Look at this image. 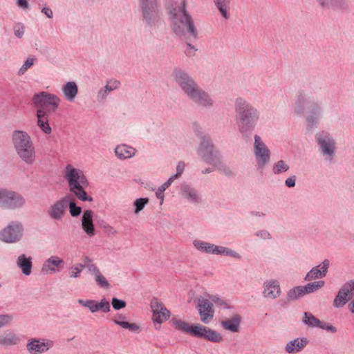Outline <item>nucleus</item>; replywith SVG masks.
Returning <instances> with one entry per match:
<instances>
[{
	"mask_svg": "<svg viewBox=\"0 0 354 354\" xmlns=\"http://www.w3.org/2000/svg\"><path fill=\"white\" fill-rule=\"evenodd\" d=\"M37 125L45 133H50L51 128L48 124V116L43 109H38L37 111Z\"/></svg>",
	"mask_w": 354,
	"mask_h": 354,
	"instance_id": "obj_33",
	"label": "nucleus"
},
{
	"mask_svg": "<svg viewBox=\"0 0 354 354\" xmlns=\"http://www.w3.org/2000/svg\"><path fill=\"white\" fill-rule=\"evenodd\" d=\"M306 337H297L289 341L285 346L284 350L287 353L294 354L301 351L307 345Z\"/></svg>",
	"mask_w": 354,
	"mask_h": 354,
	"instance_id": "obj_23",
	"label": "nucleus"
},
{
	"mask_svg": "<svg viewBox=\"0 0 354 354\" xmlns=\"http://www.w3.org/2000/svg\"><path fill=\"white\" fill-rule=\"evenodd\" d=\"M21 339V335L11 329H6L0 333V346L3 347L17 346Z\"/></svg>",
	"mask_w": 354,
	"mask_h": 354,
	"instance_id": "obj_20",
	"label": "nucleus"
},
{
	"mask_svg": "<svg viewBox=\"0 0 354 354\" xmlns=\"http://www.w3.org/2000/svg\"><path fill=\"white\" fill-rule=\"evenodd\" d=\"M198 151L205 162L214 166L222 174L226 176L234 174V171L221 160L219 153L214 150V146L208 138H203Z\"/></svg>",
	"mask_w": 354,
	"mask_h": 354,
	"instance_id": "obj_5",
	"label": "nucleus"
},
{
	"mask_svg": "<svg viewBox=\"0 0 354 354\" xmlns=\"http://www.w3.org/2000/svg\"><path fill=\"white\" fill-rule=\"evenodd\" d=\"M173 183L172 178H169L167 182L163 183L157 190L156 194L158 198L163 200L164 192Z\"/></svg>",
	"mask_w": 354,
	"mask_h": 354,
	"instance_id": "obj_45",
	"label": "nucleus"
},
{
	"mask_svg": "<svg viewBox=\"0 0 354 354\" xmlns=\"http://www.w3.org/2000/svg\"><path fill=\"white\" fill-rule=\"evenodd\" d=\"M184 169H185V163L183 162H179L176 167V174L175 175L171 176L170 178H172L173 181L175 179L178 178L183 174Z\"/></svg>",
	"mask_w": 354,
	"mask_h": 354,
	"instance_id": "obj_54",
	"label": "nucleus"
},
{
	"mask_svg": "<svg viewBox=\"0 0 354 354\" xmlns=\"http://www.w3.org/2000/svg\"><path fill=\"white\" fill-rule=\"evenodd\" d=\"M67 208L69 207V212L72 216H77L82 212L80 207L75 205L73 196L71 194H66Z\"/></svg>",
	"mask_w": 354,
	"mask_h": 354,
	"instance_id": "obj_37",
	"label": "nucleus"
},
{
	"mask_svg": "<svg viewBox=\"0 0 354 354\" xmlns=\"http://www.w3.org/2000/svg\"><path fill=\"white\" fill-rule=\"evenodd\" d=\"M279 286H280V284L277 281H270L266 285L267 288H279Z\"/></svg>",
	"mask_w": 354,
	"mask_h": 354,
	"instance_id": "obj_59",
	"label": "nucleus"
},
{
	"mask_svg": "<svg viewBox=\"0 0 354 354\" xmlns=\"http://www.w3.org/2000/svg\"><path fill=\"white\" fill-rule=\"evenodd\" d=\"M142 20L149 26H156L160 19L158 0H139Z\"/></svg>",
	"mask_w": 354,
	"mask_h": 354,
	"instance_id": "obj_6",
	"label": "nucleus"
},
{
	"mask_svg": "<svg viewBox=\"0 0 354 354\" xmlns=\"http://www.w3.org/2000/svg\"><path fill=\"white\" fill-rule=\"evenodd\" d=\"M257 235L258 236L261 235V237L263 238V239H268V238L270 237V234L268 232H266V231L261 232Z\"/></svg>",
	"mask_w": 354,
	"mask_h": 354,
	"instance_id": "obj_61",
	"label": "nucleus"
},
{
	"mask_svg": "<svg viewBox=\"0 0 354 354\" xmlns=\"http://www.w3.org/2000/svg\"><path fill=\"white\" fill-rule=\"evenodd\" d=\"M230 1L231 0H214V2L220 13L226 19L230 17L229 10Z\"/></svg>",
	"mask_w": 354,
	"mask_h": 354,
	"instance_id": "obj_35",
	"label": "nucleus"
},
{
	"mask_svg": "<svg viewBox=\"0 0 354 354\" xmlns=\"http://www.w3.org/2000/svg\"><path fill=\"white\" fill-rule=\"evenodd\" d=\"M84 268V266L81 263H77L73 266L70 268L69 274L71 277L77 278L80 277V273Z\"/></svg>",
	"mask_w": 354,
	"mask_h": 354,
	"instance_id": "obj_44",
	"label": "nucleus"
},
{
	"mask_svg": "<svg viewBox=\"0 0 354 354\" xmlns=\"http://www.w3.org/2000/svg\"><path fill=\"white\" fill-rule=\"evenodd\" d=\"M15 35L17 37H22L24 33V26L20 24H17L14 27Z\"/></svg>",
	"mask_w": 354,
	"mask_h": 354,
	"instance_id": "obj_55",
	"label": "nucleus"
},
{
	"mask_svg": "<svg viewBox=\"0 0 354 354\" xmlns=\"http://www.w3.org/2000/svg\"><path fill=\"white\" fill-rule=\"evenodd\" d=\"M13 320V316L10 314L0 315V328L8 326Z\"/></svg>",
	"mask_w": 354,
	"mask_h": 354,
	"instance_id": "obj_47",
	"label": "nucleus"
},
{
	"mask_svg": "<svg viewBox=\"0 0 354 354\" xmlns=\"http://www.w3.org/2000/svg\"><path fill=\"white\" fill-rule=\"evenodd\" d=\"M183 196L184 198L188 199L192 202H198V196L196 192L194 189L188 186H185L183 187Z\"/></svg>",
	"mask_w": 354,
	"mask_h": 354,
	"instance_id": "obj_38",
	"label": "nucleus"
},
{
	"mask_svg": "<svg viewBox=\"0 0 354 354\" xmlns=\"http://www.w3.org/2000/svg\"><path fill=\"white\" fill-rule=\"evenodd\" d=\"M317 1L322 7L332 8L335 10H344L348 7L346 0H317Z\"/></svg>",
	"mask_w": 354,
	"mask_h": 354,
	"instance_id": "obj_26",
	"label": "nucleus"
},
{
	"mask_svg": "<svg viewBox=\"0 0 354 354\" xmlns=\"http://www.w3.org/2000/svg\"><path fill=\"white\" fill-rule=\"evenodd\" d=\"M170 26L176 35L180 37H196V28L191 16L185 8V0L180 5L168 8Z\"/></svg>",
	"mask_w": 354,
	"mask_h": 354,
	"instance_id": "obj_1",
	"label": "nucleus"
},
{
	"mask_svg": "<svg viewBox=\"0 0 354 354\" xmlns=\"http://www.w3.org/2000/svg\"><path fill=\"white\" fill-rule=\"evenodd\" d=\"M259 119V113L256 109L250 105L245 106V127H252Z\"/></svg>",
	"mask_w": 354,
	"mask_h": 354,
	"instance_id": "obj_29",
	"label": "nucleus"
},
{
	"mask_svg": "<svg viewBox=\"0 0 354 354\" xmlns=\"http://www.w3.org/2000/svg\"><path fill=\"white\" fill-rule=\"evenodd\" d=\"M171 323L177 330L190 335L192 324H189L188 322L177 318H173Z\"/></svg>",
	"mask_w": 354,
	"mask_h": 354,
	"instance_id": "obj_36",
	"label": "nucleus"
},
{
	"mask_svg": "<svg viewBox=\"0 0 354 354\" xmlns=\"http://www.w3.org/2000/svg\"><path fill=\"white\" fill-rule=\"evenodd\" d=\"M330 266L328 259L324 260L319 265L313 267L306 274L305 279L306 281H313L315 279L324 277Z\"/></svg>",
	"mask_w": 354,
	"mask_h": 354,
	"instance_id": "obj_22",
	"label": "nucleus"
},
{
	"mask_svg": "<svg viewBox=\"0 0 354 354\" xmlns=\"http://www.w3.org/2000/svg\"><path fill=\"white\" fill-rule=\"evenodd\" d=\"M26 203L25 198L19 194L0 189V207L6 209H15L23 207Z\"/></svg>",
	"mask_w": 354,
	"mask_h": 354,
	"instance_id": "obj_9",
	"label": "nucleus"
},
{
	"mask_svg": "<svg viewBox=\"0 0 354 354\" xmlns=\"http://www.w3.org/2000/svg\"><path fill=\"white\" fill-rule=\"evenodd\" d=\"M35 61V58H32V57L28 58L26 60V62H24V64H23V66L19 68V72H18L19 74V75L24 74L25 72L34 64Z\"/></svg>",
	"mask_w": 354,
	"mask_h": 354,
	"instance_id": "obj_48",
	"label": "nucleus"
},
{
	"mask_svg": "<svg viewBox=\"0 0 354 354\" xmlns=\"http://www.w3.org/2000/svg\"><path fill=\"white\" fill-rule=\"evenodd\" d=\"M41 12L45 15H46L47 17H48V18H52L53 17V11L50 8H46V7H44L42 10H41Z\"/></svg>",
	"mask_w": 354,
	"mask_h": 354,
	"instance_id": "obj_58",
	"label": "nucleus"
},
{
	"mask_svg": "<svg viewBox=\"0 0 354 354\" xmlns=\"http://www.w3.org/2000/svg\"><path fill=\"white\" fill-rule=\"evenodd\" d=\"M94 278L97 283V285L102 287L109 286V283L106 278L100 272L94 275Z\"/></svg>",
	"mask_w": 354,
	"mask_h": 354,
	"instance_id": "obj_50",
	"label": "nucleus"
},
{
	"mask_svg": "<svg viewBox=\"0 0 354 354\" xmlns=\"http://www.w3.org/2000/svg\"><path fill=\"white\" fill-rule=\"evenodd\" d=\"M78 302L83 306L88 308L92 313H97L98 311L108 313L111 310L109 301L105 298L102 299L99 301L93 299H80Z\"/></svg>",
	"mask_w": 354,
	"mask_h": 354,
	"instance_id": "obj_19",
	"label": "nucleus"
},
{
	"mask_svg": "<svg viewBox=\"0 0 354 354\" xmlns=\"http://www.w3.org/2000/svg\"><path fill=\"white\" fill-rule=\"evenodd\" d=\"M24 227L21 223L12 221L0 231V240L8 243H16L21 239Z\"/></svg>",
	"mask_w": 354,
	"mask_h": 354,
	"instance_id": "obj_10",
	"label": "nucleus"
},
{
	"mask_svg": "<svg viewBox=\"0 0 354 354\" xmlns=\"http://www.w3.org/2000/svg\"><path fill=\"white\" fill-rule=\"evenodd\" d=\"M304 324L312 327H317L318 324H320V320L316 318L312 313H305L304 317L303 319Z\"/></svg>",
	"mask_w": 354,
	"mask_h": 354,
	"instance_id": "obj_39",
	"label": "nucleus"
},
{
	"mask_svg": "<svg viewBox=\"0 0 354 354\" xmlns=\"http://www.w3.org/2000/svg\"><path fill=\"white\" fill-rule=\"evenodd\" d=\"M67 203L66 195L50 205L47 210L49 218L53 221H62L66 214Z\"/></svg>",
	"mask_w": 354,
	"mask_h": 354,
	"instance_id": "obj_16",
	"label": "nucleus"
},
{
	"mask_svg": "<svg viewBox=\"0 0 354 354\" xmlns=\"http://www.w3.org/2000/svg\"><path fill=\"white\" fill-rule=\"evenodd\" d=\"M209 298L216 305L221 308H225L228 307L227 301L217 295L211 296Z\"/></svg>",
	"mask_w": 354,
	"mask_h": 354,
	"instance_id": "obj_51",
	"label": "nucleus"
},
{
	"mask_svg": "<svg viewBox=\"0 0 354 354\" xmlns=\"http://www.w3.org/2000/svg\"><path fill=\"white\" fill-rule=\"evenodd\" d=\"M317 328L326 330L327 331H329L330 333H335L337 332V328L332 326L331 324H329L327 322H322L320 321V324H318Z\"/></svg>",
	"mask_w": 354,
	"mask_h": 354,
	"instance_id": "obj_52",
	"label": "nucleus"
},
{
	"mask_svg": "<svg viewBox=\"0 0 354 354\" xmlns=\"http://www.w3.org/2000/svg\"><path fill=\"white\" fill-rule=\"evenodd\" d=\"M93 212L91 210H85L82 219V226L84 231L90 236L95 234V228L93 223Z\"/></svg>",
	"mask_w": 354,
	"mask_h": 354,
	"instance_id": "obj_25",
	"label": "nucleus"
},
{
	"mask_svg": "<svg viewBox=\"0 0 354 354\" xmlns=\"http://www.w3.org/2000/svg\"><path fill=\"white\" fill-rule=\"evenodd\" d=\"M354 297V289H340L333 302L335 308H342Z\"/></svg>",
	"mask_w": 354,
	"mask_h": 354,
	"instance_id": "obj_24",
	"label": "nucleus"
},
{
	"mask_svg": "<svg viewBox=\"0 0 354 354\" xmlns=\"http://www.w3.org/2000/svg\"><path fill=\"white\" fill-rule=\"evenodd\" d=\"M324 286V281H315L312 283H309L306 286H304V288H322Z\"/></svg>",
	"mask_w": 354,
	"mask_h": 354,
	"instance_id": "obj_56",
	"label": "nucleus"
},
{
	"mask_svg": "<svg viewBox=\"0 0 354 354\" xmlns=\"http://www.w3.org/2000/svg\"><path fill=\"white\" fill-rule=\"evenodd\" d=\"M136 149L125 144L118 145L115 149V156L121 160L130 158L136 153Z\"/></svg>",
	"mask_w": 354,
	"mask_h": 354,
	"instance_id": "obj_27",
	"label": "nucleus"
},
{
	"mask_svg": "<svg viewBox=\"0 0 354 354\" xmlns=\"http://www.w3.org/2000/svg\"><path fill=\"white\" fill-rule=\"evenodd\" d=\"M348 307L351 312L354 314V300L352 302H351Z\"/></svg>",
	"mask_w": 354,
	"mask_h": 354,
	"instance_id": "obj_63",
	"label": "nucleus"
},
{
	"mask_svg": "<svg viewBox=\"0 0 354 354\" xmlns=\"http://www.w3.org/2000/svg\"><path fill=\"white\" fill-rule=\"evenodd\" d=\"M151 308L153 313L152 319L153 322L160 324L170 317V311L167 310L158 298L154 297L151 299Z\"/></svg>",
	"mask_w": 354,
	"mask_h": 354,
	"instance_id": "obj_17",
	"label": "nucleus"
},
{
	"mask_svg": "<svg viewBox=\"0 0 354 354\" xmlns=\"http://www.w3.org/2000/svg\"><path fill=\"white\" fill-rule=\"evenodd\" d=\"M263 295L269 299H275L281 295V289H263Z\"/></svg>",
	"mask_w": 354,
	"mask_h": 354,
	"instance_id": "obj_46",
	"label": "nucleus"
},
{
	"mask_svg": "<svg viewBox=\"0 0 354 354\" xmlns=\"http://www.w3.org/2000/svg\"><path fill=\"white\" fill-rule=\"evenodd\" d=\"M317 289H290L287 293L288 301H293L304 297L305 295L313 292Z\"/></svg>",
	"mask_w": 354,
	"mask_h": 354,
	"instance_id": "obj_34",
	"label": "nucleus"
},
{
	"mask_svg": "<svg viewBox=\"0 0 354 354\" xmlns=\"http://www.w3.org/2000/svg\"><path fill=\"white\" fill-rule=\"evenodd\" d=\"M83 262L84 263V268H86L92 275L94 276L100 272L98 268L92 263V261L88 257L84 258Z\"/></svg>",
	"mask_w": 354,
	"mask_h": 354,
	"instance_id": "obj_42",
	"label": "nucleus"
},
{
	"mask_svg": "<svg viewBox=\"0 0 354 354\" xmlns=\"http://www.w3.org/2000/svg\"><path fill=\"white\" fill-rule=\"evenodd\" d=\"M60 102L59 97L44 91L35 94L32 97V103L36 106H39V109L44 110L46 114L56 111Z\"/></svg>",
	"mask_w": 354,
	"mask_h": 354,
	"instance_id": "obj_8",
	"label": "nucleus"
},
{
	"mask_svg": "<svg viewBox=\"0 0 354 354\" xmlns=\"http://www.w3.org/2000/svg\"><path fill=\"white\" fill-rule=\"evenodd\" d=\"M18 5L23 8H27L28 7V3L26 0H18Z\"/></svg>",
	"mask_w": 354,
	"mask_h": 354,
	"instance_id": "obj_60",
	"label": "nucleus"
},
{
	"mask_svg": "<svg viewBox=\"0 0 354 354\" xmlns=\"http://www.w3.org/2000/svg\"><path fill=\"white\" fill-rule=\"evenodd\" d=\"M114 322L117 325L120 326L122 328L128 329L133 332H138L140 328V327L136 324H131L124 321H120L119 319H115Z\"/></svg>",
	"mask_w": 354,
	"mask_h": 354,
	"instance_id": "obj_41",
	"label": "nucleus"
},
{
	"mask_svg": "<svg viewBox=\"0 0 354 354\" xmlns=\"http://www.w3.org/2000/svg\"><path fill=\"white\" fill-rule=\"evenodd\" d=\"M120 85V82L117 80H111L108 81L106 84L99 90L97 95V100L98 101L104 100L110 92L119 88Z\"/></svg>",
	"mask_w": 354,
	"mask_h": 354,
	"instance_id": "obj_31",
	"label": "nucleus"
},
{
	"mask_svg": "<svg viewBox=\"0 0 354 354\" xmlns=\"http://www.w3.org/2000/svg\"><path fill=\"white\" fill-rule=\"evenodd\" d=\"M318 144L326 159L331 160L335 154V141L328 133H321L317 136Z\"/></svg>",
	"mask_w": 354,
	"mask_h": 354,
	"instance_id": "obj_18",
	"label": "nucleus"
},
{
	"mask_svg": "<svg viewBox=\"0 0 354 354\" xmlns=\"http://www.w3.org/2000/svg\"><path fill=\"white\" fill-rule=\"evenodd\" d=\"M289 169V165L283 160H279L275 162L272 167V171L274 174H279L287 171Z\"/></svg>",
	"mask_w": 354,
	"mask_h": 354,
	"instance_id": "obj_40",
	"label": "nucleus"
},
{
	"mask_svg": "<svg viewBox=\"0 0 354 354\" xmlns=\"http://www.w3.org/2000/svg\"><path fill=\"white\" fill-rule=\"evenodd\" d=\"M149 203V198H140L138 199H136L134 201V206H135V214H138L140 212H141L145 207V205Z\"/></svg>",
	"mask_w": 354,
	"mask_h": 354,
	"instance_id": "obj_43",
	"label": "nucleus"
},
{
	"mask_svg": "<svg viewBox=\"0 0 354 354\" xmlns=\"http://www.w3.org/2000/svg\"><path fill=\"white\" fill-rule=\"evenodd\" d=\"M16 263L24 274L28 276L31 274L32 264L30 257H28L24 254H21L18 257Z\"/></svg>",
	"mask_w": 354,
	"mask_h": 354,
	"instance_id": "obj_30",
	"label": "nucleus"
},
{
	"mask_svg": "<svg viewBox=\"0 0 354 354\" xmlns=\"http://www.w3.org/2000/svg\"><path fill=\"white\" fill-rule=\"evenodd\" d=\"M241 322V316L235 315L230 319L223 320L221 322V326L224 329L235 333L239 331Z\"/></svg>",
	"mask_w": 354,
	"mask_h": 354,
	"instance_id": "obj_32",
	"label": "nucleus"
},
{
	"mask_svg": "<svg viewBox=\"0 0 354 354\" xmlns=\"http://www.w3.org/2000/svg\"><path fill=\"white\" fill-rule=\"evenodd\" d=\"M111 304L113 308L115 310H120L126 306V303L123 300L118 299L116 298H113Z\"/></svg>",
	"mask_w": 354,
	"mask_h": 354,
	"instance_id": "obj_53",
	"label": "nucleus"
},
{
	"mask_svg": "<svg viewBox=\"0 0 354 354\" xmlns=\"http://www.w3.org/2000/svg\"><path fill=\"white\" fill-rule=\"evenodd\" d=\"M243 100L241 98H239L236 101V111L237 113V116L240 119V120H243Z\"/></svg>",
	"mask_w": 354,
	"mask_h": 354,
	"instance_id": "obj_49",
	"label": "nucleus"
},
{
	"mask_svg": "<svg viewBox=\"0 0 354 354\" xmlns=\"http://www.w3.org/2000/svg\"><path fill=\"white\" fill-rule=\"evenodd\" d=\"M232 252L234 253V255H232V257H240V255H236V252H233V251H232Z\"/></svg>",
	"mask_w": 354,
	"mask_h": 354,
	"instance_id": "obj_64",
	"label": "nucleus"
},
{
	"mask_svg": "<svg viewBox=\"0 0 354 354\" xmlns=\"http://www.w3.org/2000/svg\"><path fill=\"white\" fill-rule=\"evenodd\" d=\"M295 176H291L286 180L285 184L288 187H293L295 185Z\"/></svg>",
	"mask_w": 354,
	"mask_h": 354,
	"instance_id": "obj_57",
	"label": "nucleus"
},
{
	"mask_svg": "<svg viewBox=\"0 0 354 354\" xmlns=\"http://www.w3.org/2000/svg\"><path fill=\"white\" fill-rule=\"evenodd\" d=\"M54 346L52 340L46 338H30L26 348L29 354H43L48 352Z\"/></svg>",
	"mask_w": 354,
	"mask_h": 354,
	"instance_id": "obj_12",
	"label": "nucleus"
},
{
	"mask_svg": "<svg viewBox=\"0 0 354 354\" xmlns=\"http://www.w3.org/2000/svg\"><path fill=\"white\" fill-rule=\"evenodd\" d=\"M64 261L57 256H52L47 259L41 268V272L45 274H52L59 272L64 268Z\"/></svg>",
	"mask_w": 354,
	"mask_h": 354,
	"instance_id": "obj_21",
	"label": "nucleus"
},
{
	"mask_svg": "<svg viewBox=\"0 0 354 354\" xmlns=\"http://www.w3.org/2000/svg\"><path fill=\"white\" fill-rule=\"evenodd\" d=\"M190 335L212 342L219 343L223 340L221 334L198 323L192 324Z\"/></svg>",
	"mask_w": 354,
	"mask_h": 354,
	"instance_id": "obj_11",
	"label": "nucleus"
},
{
	"mask_svg": "<svg viewBox=\"0 0 354 354\" xmlns=\"http://www.w3.org/2000/svg\"><path fill=\"white\" fill-rule=\"evenodd\" d=\"M346 288H354V281H349L346 284Z\"/></svg>",
	"mask_w": 354,
	"mask_h": 354,
	"instance_id": "obj_62",
	"label": "nucleus"
},
{
	"mask_svg": "<svg viewBox=\"0 0 354 354\" xmlns=\"http://www.w3.org/2000/svg\"><path fill=\"white\" fill-rule=\"evenodd\" d=\"M173 77L184 92L196 103L203 106L212 105L213 101L207 93L200 89L186 73L176 69L173 73Z\"/></svg>",
	"mask_w": 354,
	"mask_h": 354,
	"instance_id": "obj_2",
	"label": "nucleus"
},
{
	"mask_svg": "<svg viewBox=\"0 0 354 354\" xmlns=\"http://www.w3.org/2000/svg\"><path fill=\"white\" fill-rule=\"evenodd\" d=\"M62 91L66 100L73 102L77 95L78 87L75 82H68L62 86Z\"/></svg>",
	"mask_w": 354,
	"mask_h": 354,
	"instance_id": "obj_28",
	"label": "nucleus"
},
{
	"mask_svg": "<svg viewBox=\"0 0 354 354\" xmlns=\"http://www.w3.org/2000/svg\"><path fill=\"white\" fill-rule=\"evenodd\" d=\"M254 152L257 164L261 167L270 161V151L258 135L254 136Z\"/></svg>",
	"mask_w": 354,
	"mask_h": 354,
	"instance_id": "obj_15",
	"label": "nucleus"
},
{
	"mask_svg": "<svg viewBox=\"0 0 354 354\" xmlns=\"http://www.w3.org/2000/svg\"><path fill=\"white\" fill-rule=\"evenodd\" d=\"M12 140L16 153L21 161L28 165H33L36 162L37 154L30 136L24 131H15Z\"/></svg>",
	"mask_w": 354,
	"mask_h": 354,
	"instance_id": "obj_3",
	"label": "nucleus"
},
{
	"mask_svg": "<svg viewBox=\"0 0 354 354\" xmlns=\"http://www.w3.org/2000/svg\"><path fill=\"white\" fill-rule=\"evenodd\" d=\"M64 178L68 181L70 191L80 200L91 201L92 198L87 196L84 187L88 185V181L83 172L75 168L71 165H67L64 169Z\"/></svg>",
	"mask_w": 354,
	"mask_h": 354,
	"instance_id": "obj_4",
	"label": "nucleus"
},
{
	"mask_svg": "<svg viewBox=\"0 0 354 354\" xmlns=\"http://www.w3.org/2000/svg\"><path fill=\"white\" fill-rule=\"evenodd\" d=\"M305 109L313 114L307 116L308 129L310 130L313 129L314 124L317 122L320 115V108L317 104L310 102L305 95L300 94L296 101L295 111L298 113H301Z\"/></svg>",
	"mask_w": 354,
	"mask_h": 354,
	"instance_id": "obj_7",
	"label": "nucleus"
},
{
	"mask_svg": "<svg viewBox=\"0 0 354 354\" xmlns=\"http://www.w3.org/2000/svg\"><path fill=\"white\" fill-rule=\"evenodd\" d=\"M193 245L196 250L201 252L221 255H234L232 251L227 248L216 245L201 240H194Z\"/></svg>",
	"mask_w": 354,
	"mask_h": 354,
	"instance_id": "obj_14",
	"label": "nucleus"
},
{
	"mask_svg": "<svg viewBox=\"0 0 354 354\" xmlns=\"http://www.w3.org/2000/svg\"><path fill=\"white\" fill-rule=\"evenodd\" d=\"M196 301V308L201 322L209 324L212 321L215 313L212 303L204 297H198Z\"/></svg>",
	"mask_w": 354,
	"mask_h": 354,
	"instance_id": "obj_13",
	"label": "nucleus"
}]
</instances>
